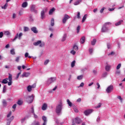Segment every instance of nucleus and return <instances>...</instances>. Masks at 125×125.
<instances>
[{
  "instance_id": "de8ad7c7",
  "label": "nucleus",
  "mask_w": 125,
  "mask_h": 125,
  "mask_svg": "<svg viewBox=\"0 0 125 125\" xmlns=\"http://www.w3.org/2000/svg\"><path fill=\"white\" fill-rule=\"evenodd\" d=\"M70 53L71 54H73V55H75V54H76V51L74 50H71Z\"/></svg>"
},
{
  "instance_id": "6ab92c4d",
  "label": "nucleus",
  "mask_w": 125,
  "mask_h": 125,
  "mask_svg": "<svg viewBox=\"0 0 125 125\" xmlns=\"http://www.w3.org/2000/svg\"><path fill=\"white\" fill-rule=\"evenodd\" d=\"M66 39H67V34H64L62 36V42H65Z\"/></svg>"
},
{
  "instance_id": "6e6552de",
  "label": "nucleus",
  "mask_w": 125,
  "mask_h": 125,
  "mask_svg": "<svg viewBox=\"0 0 125 125\" xmlns=\"http://www.w3.org/2000/svg\"><path fill=\"white\" fill-rule=\"evenodd\" d=\"M70 18H71V17H70V16H69V15H68L67 14L64 15V17L62 19L63 24H65L67 20H68V19H70Z\"/></svg>"
},
{
  "instance_id": "aec40b11",
  "label": "nucleus",
  "mask_w": 125,
  "mask_h": 125,
  "mask_svg": "<svg viewBox=\"0 0 125 125\" xmlns=\"http://www.w3.org/2000/svg\"><path fill=\"white\" fill-rule=\"evenodd\" d=\"M87 18V14H85L82 19V23L84 22V21H85Z\"/></svg>"
},
{
  "instance_id": "13d9d810",
  "label": "nucleus",
  "mask_w": 125,
  "mask_h": 125,
  "mask_svg": "<svg viewBox=\"0 0 125 125\" xmlns=\"http://www.w3.org/2000/svg\"><path fill=\"white\" fill-rule=\"evenodd\" d=\"M80 4V1H76L75 3H74V5H78Z\"/></svg>"
},
{
  "instance_id": "f3484780",
  "label": "nucleus",
  "mask_w": 125,
  "mask_h": 125,
  "mask_svg": "<svg viewBox=\"0 0 125 125\" xmlns=\"http://www.w3.org/2000/svg\"><path fill=\"white\" fill-rule=\"evenodd\" d=\"M105 70L107 71V72H109V71L111 70V65L107 64V65L105 66Z\"/></svg>"
},
{
  "instance_id": "39448f33",
  "label": "nucleus",
  "mask_w": 125,
  "mask_h": 125,
  "mask_svg": "<svg viewBox=\"0 0 125 125\" xmlns=\"http://www.w3.org/2000/svg\"><path fill=\"white\" fill-rule=\"evenodd\" d=\"M22 36H23V33H20L19 34L17 33L13 40V42H15L17 39H19V40H21V37H22Z\"/></svg>"
},
{
  "instance_id": "b1692460",
  "label": "nucleus",
  "mask_w": 125,
  "mask_h": 125,
  "mask_svg": "<svg viewBox=\"0 0 125 125\" xmlns=\"http://www.w3.org/2000/svg\"><path fill=\"white\" fill-rule=\"evenodd\" d=\"M2 105L4 107H6V106H7V103L5 100H2Z\"/></svg>"
},
{
  "instance_id": "69168bd1",
  "label": "nucleus",
  "mask_w": 125,
  "mask_h": 125,
  "mask_svg": "<svg viewBox=\"0 0 125 125\" xmlns=\"http://www.w3.org/2000/svg\"><path fill=\"white\" fill-rule=\"evenodd\" d=\"M26 120V118H22L21 120V122L22 123H24V122H25V120Z\"/></svg>"
},
{
  "instance_id": "bb28decb",
  "label": "nucleus",
  "mask_w": 125,
  "mask_h": 125,
  "mask_svg": "<svg viewBox=\"0 0 125 125\" xmlns=\"http://www.w3.org/2000/svg\"><path fill=\"white\" fill-rule=\"evenodd\" d=\"M123 22H124V21L122 20V21H118V22L115 23V26H120V25L122 23H123Z\"/></svg>"
},
{
  "instance_id": "3c124183",
  "label": "nucleus",
  "mask_w": 125,
  "mask_h": 125,
  "mask_svg": "<svg viewBox=\"0 0 125 125\" xmlns=\"http://www.w3.org/2000/svg\"><path fill=\"white\" fill-rule=\"evenodd\" d=\"M20 61V57H17L16 59V62H19Z\"/></svg>"
},
{
  "instance_id": "4468645a",
  "label": "nucleus",
  "mask_w": 125,
  "mask_h": 125,
  "mask_svg": "<svg viewBox=\"0 0 125 125\" xmlns=\"http://www.w3.org/2000/svg\"><path fill=\"white\" fill-rule=\"evenodd\" d=\"M42 120L44 122L42 125H46V123L47 122V120H46V117L43 116L42 117Z\"/></svg>"
},
{
  "instance_id": "338daca9",
  "label": "nucleus",
  "mask_w": 125,
  "mask_h": 125,
  "mask_svg": "<svg viewBox=\"0 0 125 125\" xmlns=\"http://www.w3.org/2000/svg\"><path fill=\"white\" fill-rule=\"evenodd\" d=\"M93 51V50L92 49V48L89 49V52H90V54L92 53Z\"/></svg>"
},
{
  "instance_id": "473e14b6",
  "label": "nucleus",
  "mask_w": 125,
  "mask_h": 125,
  "mask_svg": "<svg viewBox=\"0 0 125 125\" xmlns=\"http://www.w3.org/2000/svg\"><path fill=\"white\" fill-rule=\"evenodd\" d=\"M17 104L18 105H20V106H21V105H22V104H23V101L21 100H19L18 102H17Z\"/></svg>"
},
{
  "instance_id": "09e8293b",
  "label": "nucleus",
  "mask_w": 125,
  "mask_h": 125,
  "mask_svg": "<svg viewBox=\"0 0 125 125\" xmlns=\"http://www.w3.org/2000/svg\"><path fill=\"white\" fill-rule=\"evenodd\" d=\"M117 98L120 99L121 102H123V98L121 97V96H118Z\"/></svg>"
},
{
  "instance_id": "f257e3e1",
  "label": "nucleus",
  "mask_w": 125,
  "mask_h": 125,
  "mask_svg": "<svg viewBox=\"0 0 125 125\" xmlns=\"http://www.w3.org/2000/svg\"><path fill=\"white\" fill-rule=\"evenodd\" d=\"M111 23L110 22L105 23L102 28V33H105V32H107L108 31V28L107 27V26L111 25Z\"/></svg>"
},
{
  "instance_id": "5fc2aeb1",
  "label": "nucleus",
  "mask_w": 125,
  "mask_h": 125,
  "mask_svg": "<svg viewBox=\"0 0 125 125\" xmlns=\"http://www.w3.org/2000/svg\"><path fill=\"white\" fill-rule=\"evenodd\" d=\"M3 37V32H0V38L1 39Z\"/></svg>"
},
{
  "instance_id": "1a4fd4ad",
  "label": "nucleus",
  "mask_w": 125,
  "mask_h": 125,
  "mask_svg": "<svg viewBox=\"0 0 125 125\" xmlns=\"http://www.w3.org/2000/svg\"><path fill=\"white\" fill-rule=\"evenodd\" d=\"M8 80L9 82L8 83V85H11L12 84V75L10 74H9Z\"/></svg>"
},
{
  "instance_id": "6e6d98bb",
  "label": "nucleus",
  "mask_w": 125,
  "mask_h": 125,
  "mask_svg": "<svg viewBox=\"0 0 125 125\" xmlns=\"http://www.w3.org/2000/svg\"><path fill=\"white\" fill-rule=\"evenodd\" d=\"M105 7H103L102 9L100 11V13H102L104 11V9H105Z\"/></svg>"
},
{
  "instance_id": "423d86ee",
  "label": "nucleus",
  "mask_w": 125,
  "mask_h": 125,
  "mask_svg": "<svg viewBox=\"0 0 125 125\" xmlns=\"http://www.w3.org/2000/svg\"><path fill=\"white\" fill-rule=\"evenodd\" d=\"M56 81V77H51L49 78L47 81V84H50Z\"/></svg>"
},
{
  "instance_id": "49530a36",
  "label": "nucleus",
  "mask_w": 125,
  "mask_h": 125,
  "mask_svg": "<svg viewBox=\"0 0 125 125\" xmlns=\"http://www.w3.org/2000/svg\"><path fill=\"white\" fill-rule=\"evenodd\" d=\"M116 75H121V71L120 70H117L115 72Z\"/></svg>"
},
{
  "instance_id": "7c9ffc66",
  "label": "nucleus",
  "mask_w": 125,
  "mask_h": 125,
  "mask_svg": "<svg viewBox=\"0 0 125 125\" xmlns=\"http://www.w3.org/2000/svg\"><path fill=\"white\" fill-rule=\"evenodd\" d=\"M31 125H41L38 121H34Z\"/></svg>"
},
{
  "instance_id": "58836bf2",
  "label": "nucleus",
  "mask_w": 125,
  "mask_h": 125,
  "mask_svg": "<svg viewBox=\"0 0 125 125\" xmlns=\"http://www.w3.org/2000/svg\"><path fill=\"white\" fill-rule=\"evenodd\" d=\"M77 18L78 19H81V13H80V12H78Z\"/></svg>"
},
{
  "instance_id": "c756f323",
  "label": "nucleus",
  "mask_w": 125,
  "mask_h": 125,
  "mask_svg": "<svg viewBox=\"0 0 125 125\" xmlns=\"http://www.w3.org/2000/svg\"><path fill=\"white\" fill-rule=\"evenodd\" d=\"M27 89L28 92H31V91H32V87L31 85H28L27 87Z\"/></svg>"
},
{
  "instance_id": "a211bd4d",
  "label": "nucleus",
  "mask_w": 125,
  "mask_h": 125,
  "mask_svg": "<svg viewBox=\"0 0 125 125\" xmlns=\"http://www.w3.org/2000/svg\"><path fill=\"white\" fill-rule=\"evenodd\" d=\"M84 42H85V37L83 36L80 39V42L81 43L83 44V43H84Z\"/></svg>"
},
{
  "instance_id": "cd10ccee",
  "label": "nucleus",
  "mask_w": 125,
  "mask_h": 125,
  "mask_svg": "<svg viewBox=\"0 0 125 125\" xmlns=\"http://www.w3.org/2000/svg\"><path fill=\"white\" fill-rule=\"evenodd\" d=\"M8 6V3H6L3 6L1 7L2 9H6Z\"/></svg>"
},
{
  "instance_id": "72a5a7b5",
  "label": "nucleus",
  "mask_w": 125,
  "mask_h": 125,
  "mask_svg": "<svg viewBox=\"0 0 125 125\" xmlns=\"http://www.w3.org/2000/svg\"><path fill=\"white\" fill-rule=\"evenodd\" d=\"M51 26L53 27L54 26V19L52 18L51 20Z\"/></svg>"
},
{
  "instance_id": "c03bdc74",
  "label": "nucleus",
  "mask_w": 125,
  "mask_h": 125,
  "mask_svg": "<svg viewBox=\"0 0 125 125\" xmlns=\"http://www.w3.org/2000/svg\"><path fill=\"white\" fill-rule=\"evenodd\" d=\"M102 105V104L101 103H99L98 105V106H95V108L96 109H98V108H100V107H101V105Z\"/></svg>"
},
{
  "instance_id": "5701e85b",
  "label": "nucleus",
  "mask_w": 125,
  "mask_h": 125,
  "mask_svg": "<svg viewBox=\"0 0 125 125\" xmlns=\"http://www.w3.org/2000/svg\"><path fill=\"white\" fill-rule=\"evenodd\" d=\"M8 81V78L4 79L2 80V81L1 82V83L6 84V83H8V81Z\"/></svg>"
},
{
  "instance_id": "4c0bfd02",
  "label": "nucleus",
  "mask_w": 125,
  "mask_h": 125,
  "mask_svg": "<svg viewBox=\"0 0 125 125\" xmlns=\"http://www.w3.org/2000/svg\"><path fill=\"white\" fill-rule=\"evenodd\" d=\"M4 35H5V36H9L10 35V32L8 31H5Z\"/></svg>"
},
{
  "instance_id": "7ed1b4c3",
  "label": "nucleus",
  "mask_w": 125,
  "mask_h": 125,
  "mask_svg": "<svg viewBox=\"0 0 125 125\" xmlns=\"http://www.w3.org/2000/svg\"><path fill=\"white\" fill-rule=\"evenodd\" d=\"M33 45H34L35 46H38V45H39L40 47H42L44 46L45 44L44 42H42L41 41H38L37 42H34Z\"/></svg>"
},
{
  "instance_id": "a878e982",
  "label": "nucleus",
  "mask_w": 125,
  "mask_h": 125,
  "mask_svg": "<svg viewBox=\"0 0 125 125\" xmlns=\"http://www.w3.org/2000/svg\"><path fill=\"white\" fill-rule=\"evenodd\" d=\"M73 50H75V51H78L79 50V47L76 45H74L73 47Z\"/></svg>"
},
{
  "instance_id": "ea45409f",
  "label": "nucleus",
  "mask_w": 125,
  "mask_h": 125,
  "mask_svg": "<svg viewBox=\"0 0 125 125\" xmlns=\"http://www.w3.org/2000/svg\"><path fill=\"white\" fill-rule=\"evenodd\" d=\"M80 30H81V26L79 25L77 28V33L79 34L80 33Z\"/></svg>"
},
{
  "instance_id": "bf43d9fd",
  "label": "nucleus",
  "mask_w": 125,
  "mask_h": 125,
  "mask_svg": "<svg viewBox=\"0 0 125 125\" xmlns=\"http://www.w3.org/2000/svg\"><path fill=\"white\" fill-rule=\"evenodd\" d=\"M31 113L33 114H35V111L34 110V107H31Z\"/></svg>"
},
{
  "instance_id": "37998d69",
  "label": "nucleus",
  "mask_w": 125,
  "mask_h": 125,
  "mask_svg": "<svg viewBox=\"0 0 125 125\" xmlns=\"http://www.w3.org/2000/svg\"><path fill=\"white\" fill-rule=\"evenodd\" d=\"M84 85V83H81L80 84V85L78 86V88H80V87H83Z\"/></svg>"
},
{
  "instance_id": "c85d7f7f",
  "label": "nucleus",
  "mask_w": 125,
  "mask_h": 125,
  "mask_svg": "<svg viewBox=\"0 0 125 125\" xmlns=\"http://www.w3.org/2000/svg\"><path fill=\"white\" fill-rule=\"evenodd\" d=\"M41 18L42 19H43V18H44V10H42L41 12Z\"/></svg>"
},
{
  "instance_id": "680f3d73",
  "label": "nucleus",
  "mask_w": 125,
  "mask_h": 125,
  "mask_svg": "<svg viewBox=\"0 0 125 125\" xmlns=\"http://www.w3.org/2000/svg\"><path fill=\"white\" fill-rule=\"evenodd\" d=\"M114 54H115V53L114 52H111L108 54V56H110V55H114Z\"/></svg>"
},
{
  "instance_id": "f8f14e48",
  "label": "nucleus",
  "mask_w": 125,
  "mask_h": 125,
  "mask_svg": "<svg viewBox=\"0 0 125 125\" xmlns=\"http://www.w3.org/2000/svg\"><path fill=\"white\" fill-rule=\"evenodd\" d=\"M36 5L32 4L30 7L31 11H33V12H36Z\"/></svg>"
},
{
  "instance_id": "8fccbe9b",
  "label": "nucleus",
  "mask_w": 125,
  "mask_h": 125,
  "mask_svg": "<svg viewBox=\"0 0 125 125\" xmlns=\"http://www.w3.org/2000/svg\"><path fill=\"white\" fill-rule=\"evenodd\" d=\"M24 32H27V31H29V28L27 27H24Z\"/></svg>"
},
{
  "instance_id": "2f4dec72",
  "label": "nucleus",
  "mask_w": 125,
  "mask_h": 125,
  "mask_svg": "<svg viewBox=\"0 0 125 125\" xmlns=\"http://www.w3.org/2000/svg\"><path fill=\"white\" fill-rule=\"evenodd\" d=\"M75 65H76V61H73L72 62H71V67L72 68H74L75 67Z\"/></svg>"
},
{
  "instance_id": "0e129e2a",
  "label": "nucleus",
  "mask_w": 125,
  "mask_h": 125,
  "mask_svg": "<svg viewBox=\"0 0 125 125\" xmlns=\"http://www.w3.org/2000/svg\"><path fill=\"white\" fill-rule=\"evenodd\" d=\"M106 76H107V73L105 72L103 74L102 77H103V78H105V77H106Z\"/></svg>"
},
{
  "instance_id": "9d476101",
  "label": "nucleus",
  "mask_w": 125,
  "mask_h": 125,
  "mask_svg": "<svg viewBox=\"0 0 125 125\" xmlns=\"http://www.w3.org/2000/svg\"><path fill=\"white\" fill-rule=\"evenodd\" d=\"M92 112H93V109H88L84 112V114L85 116H88V115H89V114H91Z\"/></svg>"
},
{
  "instance_id": "9b49d317",
  "label": "nucleus",
  "mask_w": 125,
  "mask_h": 125,
  "mask_svg": "<svg viewBox=\"0 0 125 125\" xmlns=\"http://www.w3.org/2000/svg\"><path fill=\"white\" fill-rule=\"evenodd\" d=\"M29 103H32L34 101V95H32L31 96H29L27 98Z\"/></svg>"
},
{
  "instance_id": "0eeeda50",
  "label": "nucleus",
  "mask_w": 125,
  "mask_h": 125,
  "mask_svg": "<svg viewBox=\"0 0 125 125\" xmlns=\"http://www.w3.org/2000/svg\"><path fill=\"white\" fill-rule=\"evenodd\" d=\"M114 90V86L112 85H109L106 89L107 93H111Z\"/></svg>"
},
{
  "instance_id": "f704fd0d",
  "label": "nucleus",
  "mask_w": 125,
  "mask_h": 125,
  "mask_svg": "<svg viewBox=\"0 0 125 125\" xmlns=\"http://www.w3.org/2000/svg\"><path fill=\"white\" fill-rule=\"evenodd\" d=\"M95 43H96V39H93V41L91 42V45H95Z\"/></svg>"
},
{
  "instance_id": "f03ea898",
  "label": "nucleus",
  "mask_w": 125,
  "mask_h": 125,
  "mask_svg": "<svg viewBox=\"0 0 125 125\" xmlns=\"http://www.w3.org/2000/svg\"><path fill=\"white\" fill-rule=\"evenodd\" d=\"M62 107H63V104L62 103H60L58 106L56 107V113L57 114H60L61 113V110H62Z\"/></svg>"
},
{
  "instance_id": "4d7b16f0",
  "label": "nucleus",
  "mask_w": 125,
  "mask_h": 125,
  "mask_svg": "<svg viewBox=\"0 0 125 125\" xmlns=\"http://www.w3.org/2000/svg\"><path fill=\"white\" fill-rule=\"evenodd\" d=\"M5 90H6V86H5V85H4L3 88V93H4V92H5Z\"/></svg>"
},
{
  "instance_id": "4be33fe9",
  "label": "nucleus",
  "mask_w": 125,
  "mask_h": 125,
  "mask_svg": "<svg viewBox=\"0 0 125 125\" xmlns=\"http://www.w3.org/2000/svg\"><path fill=\"white\" fill-rule=\"evenodd\" d=\"M54 11H55V8H52V9H51L49 12V14L50 15H51V14H52V13H53V12H54Z\"/></svg>"
},
{
  "instance_id": "774afa93",
  "label": "nucleus",
  "mask_w": 125,
  "mask_h": 125,
  "mask_svg": "<svg viewBox=\"0 0 125 125\" xmlns=\"http://www.w3.org/2000/svg\"><path fill=\"white\" fill-rule=\"evenodd\" d=\"M31 88H35L36 87V84H33L31 86Z\"/></svg>"
},
{
  "instance_id": "a18cd8bd",
  "label": "nucleus",
  "mask_w": 125,
  "mask_h": 125,
  "mask_svg": "<svg viewBox=\"0 0 125 125\" xmlns=\"http://www.w3.org/2000/svg\"><path fill=\"white\" fill-rule=\"evenodd\" d=\"M49 62V60H46L44 62V65H47V64H48V62Z\"/></svg>"
},
{
  "instance_id": "c9c22d12",
  "label": "nucleus",
  "mask_w": 125,
  "mask_h": 125,
  "mask_svg": "<svg viewBox=\"0 0 125 125\" xmlns=\"http://www.w3.org/2000/svg\"><path fill=\"white\" fill-rule=\"evenodd\" d=\"M67 102L69 107H72V103L70 101L69 99L67 100Z\"/></svg>"
},
{
  "instance_id": "412c9836",
  "label": "nucleus",
  "mask_w": 125,
  "mask_h": 125,
  "mask_svg": "<svg viewBox=\"0 0 125 125\" xmlns=\"http://www.w3.org/2000/svg\"><path fill=\"white\" fill-rule=\"evenodd\" d=\"M47 108V104H44L42 106V110H43V111H45V110H46Z\"/></svg>"
},
{
  "instance_id": "e433bc0d",
  "label": "nucleus",
  "mask_w": 125,
  "mask_h": 125,
  "mask_svg": "<svg viewBox=\"0 0 125 125\" xmlns=\"http://www.w3.org/2000/svg\"><path fill=\"white\" fill-rule=\"evenodd\" d=\"M83 75H80V76L77 77V79L81 81V80H83Z\"/></svg>"
},
{
  "instance_id": "603ef678",
  "label": "nucleus",
  "mask_w": 125,
  "mask_h": 125,
  "mask_svg": "<svg viewBox=\"0 0 125 125\" xmlns=\"http://www.w3.org/2000/svg\"><path fill=\"white\" fill-rule=\"evenodd\" d=\"M20 75H21V71L20 72H19L17 75V77H16V79L18 80V78H19V76H20Z\"/></svg>"
},
{
  "instance_id": "393cba45",
  "label": "nucleus",
  "mask_w": 125,
  "mask_h": 125,
  "mask_svg": "<svg viewBox=\"0 0 125 125\" xmlns=\"http://www.w3.org/2000/svg\"><path fill=\"white\" fill-rule=\"evenodd\" d=\"M27 6H28V2H24L22 4V7H23V8H25V7H27Z\"/></svg>"
},
{
  "instance_id": "2eb2a0df",
  "label": "nucleus",
  "mask_w": 125,
  "mask_h": 125,
  "mask_svg": "<svg viewBox=\"0 0 125 125\" xmlns=\"http://www.w3.org/2000/svg\"><path fill=\"white\" fill-rule=\"evenodd\" d=\"M30 75H31V74L29 72H24L22 75V77L24 78V77H25L26 78H28V77H29Z\"/></svg>"
},
{
  "instance_id": "a19ab883",
  "label": "nucleus",
  "mask_w": 125,
  "mask_h": 125,
  "mask_svg": "<svg viewBox=\"0 0 125 125\" xmlns=\"http://www.w3.org/2000/svg\"><path fill=\"white\" fill-rule=\"evenodd\" d=\"M10 53L12 55H14L15 54V51H14V49H12L10 50Z\"/></svg>"
},
{
  "instance_id": "e2e57ef3",
  "label": "nucleus",
  "mask_w": 125,
  "mask_h": 125,
  "mask_svg": "<svg viewBox=\"0 0 125 125\" xmlns=\"http://www.w3.org/2000/svg\"><path fill=\"white\" fill-rule=\"evenodd\" d=\"M82 101V99L81 98H79L77 100V102H78V103H80V102H81Z\"/></svg>"
},
{
  "instance_id": "ddd939ff",
  "label": "nucleus",
  "mask_w": 125,
  "mask_h": 125,
  "mask_svg": "<svg viewBox=\"0 0 125 125\" xmlns=\"http://www.w3.org/2000/svg\"><path fill=\"white\" fill-rule=\"evenodd\" d=\"M14 119V117L12 116L10 119H7V125H10V123H11V121Z\"/></svg>"
},
{
  "instance_id": "864d4df0",
  "label": "nucleus",
  "mask_w": 125,
  "mask_h": 125,
  "mask_svg": "<svg viewBox=\"0 0 125 125\" xmlns=\"http://www.w3.org/2000/svg\"><path fill=\"white\" fill-rule=\"evenodd\" d=\"M12 115V113L11 111V112H9V114H8V115H7V117L8 118H10V116H11Z\"/></svg>"
},
{
  "instance_id": "052dcab7",
  "label": "nucleus",
  "mask_w": 125,
  "mask_h": 125,
  "mask_svg": "<svg viewBox=\"0 0 125 125\" xmlns=\"http://www.w3.org/2000/svg\"><path fill=\"white\" fill-rule=\"evenodd\" d=\"M49 31H51V32H53V27H51V26H50L49 28Z\"/></svg>"
},
{
  "instance_id": "dca6fc26",
  "label": "nucleus",
  "mask_w": 125,
  "mask_h": 125,
  "mask_svg": "<svg viewBox=\"0 0 125 125\" xmlns=\"http://www.w3.org/2000/svg\"><path fill=\"white\" fill-rule=\"evenodd\" d=\"M31 30L32 31V32H33V33H34V34H38V31L37 30V28H36V27H33L31 28Z\"/></svg>"
},
{
  "instance_id": "20e7f679",
  "label": "nucleus",
  "mask_w": 125,
  "mask_h": 125,
  "mask_svg": "<svg viewBox=\"0 0 125 125\" xmlns=\"http://www.w3.org/2000/svg\"><path fill=\"white\" fill-rule=\"evenodd\" d=\"M75 124H77V125H80L82 124V119L78 117L75 118L73 122V125H75Z\"/></svg>"
},
{
  "instance_id": "79ce46f5",
  "label": "nucleus",
  "mask_w": 125,
  "mask_h": 125,
  "mask_svg": "<svg viewBox=\"0 0 125 125\" xmlns=\"http://www.w3.org/2000/svg\"><path fill=\"white\" fill-rule=\"evenodd\" d=\"M121 66H122V64L121 63L118 64L116 67L117 70H119V69H120Z\"/></svg>"
}]
</instances>
